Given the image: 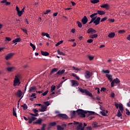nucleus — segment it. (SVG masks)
<instances>
[{
  "label": "nucleus",
  "instance_id": "obj_17",
  "mask_svg": "<svg viewBox=\"0 0 130 130\" xmlns=\"http://www.w3.org/2000/svg\"><path fill=\"white\" fill-rule=\"evenodd\" d=\"M36 119H37V118L35 117L31 116V118L28 117V123H31L34 120H36Z\"/></svg>",
  "mask_w": 130,
  "mask_h": 130
},
{
  "label": "nucleus",
  "instance_id": "obj_29",
  "mask_svg": "<svg viewBox=\"0 0 130 130\" xmlns=\"http://www.w3.org/2000/svg\"><path fill=\"white\" fill-rule=\"evenodd\" d=\"M89 37L92 39H94V38H97V37H98V34L91 35L89 36Z\"/></svg>",
  "mask_w": 130,
  "mask_h": 130
},
{
  "label": "nucleus",
  "instance_id": "obj_44",
  "mask_svg": "<svg viewBox=\"0 0 130 130\" xmlns=\"http://www.w3.org/2000/svg\"><path fill=\"white\" fill-rule=\"evenodd\" d=\"M44 104H45L47 107V106H49V105H50V103L48 101L44 102Z\"/></svg>",
  "mask_w": 130,
  "mask_h": 130
},
{
  "label": "nucleus",
  "instance_id": "obj_61",
  "mask_svg": "<svg viewBox=\"0 0 130 130\" xmlns=\"http://www.w3.org/2000/svg\"><path fill=\"white\" fill-rule=\"evenodd\" d=\"M88 43H92L93 42V39H88L87 40Z\"/></svg>",
  "mask_w": 130,
  "mask_h": 130
},
{
  "label": "nucleus",
  "instance_id": "obj_42",
  "mask_svg": "<svg viewBox=\"0 0 130 130\" xmlns=\"http://www.w3.org/2000/svg\"><path fill=\"white\" fill-rule=\"evenodd\" d=\"M77 24H78L79 28H82V23L80 21H77Z\"/></svg>",
  "mask_w": 130,
  "mask_h": 130
},
{
  "label": "nucleus",
  "instance_id": "obj_48",
  "mask_svg": "<svg viewBox=\"0 0 130 130\" xmlns=\"http://www.w3.org/2000/svg\"><path fill=\"white\" fill-rule=\"evenodd\" d=\"M98 123L96 122H94L93 123V127H99V125H98Z\"/></svg>",
  "mask_w": 130,
  "mask_h": 130
},
{
  "label": "nucleus",
  "instance_id": "obj_45",
  "mask_svg": "<svg viewBox=\"0 0 130 130\" xmlns=\"http://www.w3.org/2000/svg\"><path fill=\"white\" fill-rule=\"evenodd\" d=\"M55 90V86L52 85L51 87V92H53Z\"/></svg>",
  "mask_w": 130,
  "mask_h": 130
},
{
  "label": "nucleus",
  "instance_id": "obj_51",
  "mask_svg": "<svg viewBox=\"0 0 130 130\" xmlns=\"http://www.w3.org/2000/svg\"><path fill=\"white\" fill-rule=\"evenodd\" d=\"M106 20H107V17H105L104 18H103L101 19V22L102 23V22H104V21H106Z\"/></svg>",
  "mask_w": 130,
  "mask_h": 130
},
{
  "label": "nucleus",
  "instance_id": "obj_21",
  "mask_svg": "<svg viewBox=\"0 0 130 130\" xmlns=\"http://www.w3.org/2000/svg\"><path fill=\"white\" fill-rule=\"evenodd\" d=\"M106 77L108 78L110 82H112V75L110 74H106Z\"/></svg>",
  "mask_w": 130,
  "mask_h": 130
},
{
  "label": "nucleus",
  "instance_id": "obj_47",
  "mask_svg": "<svg viewBox=\"0 0 130 130\" xmlns=\"http://www.w3.org/2000/svg\"><path fill=\"white\" fill-rule=\"evenodd\" d=\"M118 33H119L120 34H124V33H125V30H120L118 31Z\"/></svg>",
  "mask_w": 130,
  "mask_h": 130
},
{
  "label": "nucleus",
  "instance_id": "obj_62",
  "mask_svg": "<svg viewBox=\"0 0 130 130\" xmlns=\"http://www.w3.org/2000/svg\"><path fill=\"white\" fill-rule=\"evenodd\" d=\"M73 70H74L75 71H80V69L78 68H76L75 67H73Z\"/></svg>",
  "mask_w": 130,
  "mask_h": 130
},
{
  "label": "nucleus",
  "instance_id": "obj_6",
  "mask_svg": "<svg viewBox=\"0 0 130 130\" xmlns=\"http://www.w3.org/2000/svg\"><path fill=\"white\" fill-rule=\"evenodd\" d=\"M120 83V80L118 78H116V79L113 80L111 83V87H114L115 84H119Z\"/></svg>",
  "mask_w": 130,
  "mask_h": 130
},
{
  "label": "nucleus",
  "instance_id": "obj_4",
  "mask_svg": "<svg viewBox=\"0 0 130 130\" xmlns=\"http://www.w3.org/2000/svg\"><path fill=\"white\" fill-rule=\"evenodd\" d=\"M115 106L117 109H118L121 111V113L123 112V106L122 105V104H118L117 103L115 102Z\"/></svg>",
  "mask_w": 130,
  "mask_h": 130
},
{
  "label": "nucleus",
  "instance_id": "obj_63",
  "mask_svg": "<svg viewBox=\"0 0 130 130\" xmlns=\"http://www.w3.org/2000/svg\"><path fill=\"white\" fill-rule=\"evenodd\" d=\"M32 111H34V113H37L38 112V110L36 109H33Z\"/></svg>",
  "mask_w": 130,
  "mask_h": 130
},
{
  "label": "nucleus",
  "instance_id": "obj_53",
  "mask_svg": "<svg viewBox=\"0 0 130 130\" xmlns=\"http://www.w3.org/2000/svg\"><path fill=\"white\" fill-rule=\"evenodd\" d=\"M50 125L51 126H55V125H56V122H51Z\"/></svg>",
  "mask_w": 130,
  "mask_h": 130
},
{
  "label": "nucleus",
  "instance_id": "obj_32",
  "mask_svg": "<svg viewBox=\"0 0 130 130\" xmlns=\"http://www.w3.org/2000/svg\"><path fill=\"white\" fill-rule=\"evenodd\" d=\"M57 52L58 54H59V55H63V56L66 55V54H64V53L60 51V50H57Z\"/></svg>",
  "mask_w": 130,
  "mask_h": 130
},
{
  "label": "nucleus",
  "instance_id": "obj_10",
  "mask_svg": "<svg viewBox=\"0 0 130 130\" xmlns=\"http://www.w3.org/2000/svg\"><path fill=\"white\" fill-rule=\"evenodd\" d=\"M96 32H97V31H96V30L92 28H90L87 30L88 34H94Z\"/></svg>",
  "mask_w": 130,
  "mask_h": 130
},
{
  "label": "nucleus",
  "instance_id": "obj_64",
  "mask_svg": "<svg viewBox=\"0 0 130 130\" xmlns=\"http://www.w3.org/2000/svg\"><path fill=\"white\" fill-rule=\"evenodd\" d=\"M6 64H7V67H8V68H9V67L11 66V62H6Z\"/></svg>",
  "mask_w": 130,
  "mask_h": 130
},
{
  "label": "nucleus",
  "instance_id": "obj_54",
  "mask_svg": "<svg viewBox=\"0 0 130 130\" xmlns=\"http://www.w3.org/2000/svg\"><path fill=\"white\" fill-rule=\"evenodd\" d=\"M5 39L6 41H11V40H12V39L10 37H6Z\"/></svg>",
  "mask_w": 130,
  "mask_h": 130
},
{
  "label": "nucleus",
  "instance_id": "obj_50",
  "mask_svg": "<svg viewBox=\"0 0 130 130\" xmlns=\"http://www.w3.org/2000/svg\"><path fill=\"white\" fill-rule=\"evenodd\" d=\"M88 58L89 60H93V59H94V56H88Z\"/></svg>",
  "mask_w": 130,
  "mask_h": 130
},
{
  "label": "nucleus",
  "instance_id": "obj_36",
  "mask_svg": "<svg viewBox=\"0 0 130 130\" xmlns=\"http://www.w3.org/2000/svg\"><path fill=\"white\" fill-rule=\"evenodd\" d=\"M90 3H91V4H98L99 0H91Z\"/></svg>",
  "mask_w": 130,
  "mask_h": 130
},
{
  "label": "nucleus",
  "instance_id": "obj_41",
  "mask_svg": "<svg viewBox=\"0 0 130 130\" xmlns=\"http://www.w3.org/2000/svg\"><path fill=\"white\" fill-rule=\"evenodd\" d=\"M30 45L31 47L32 48L33 50H35L36 49V46L34 45V44H32V43H30Z\"/></svg>",
  "mask_w": 130,
  "mask_h": 130
},
{
  "label": "nucleus",
  "instance_id": "obj_22",
  "mask_svg": "<svg viewBox=\"0 0 130 130\" xmlns=\"http://www.w3.org/2000/svg\"><path fill=\"white\" fill-rule=\"evenodd\" d=\"M1 4L6 3V6H9V5H11V2H8L7 0H3L1 2Z\"/></svg>",
  "mask_w": 130,
  "mask_h": 130
},
{
  "label": "nucleus",
  "instance_id": "obj_30",
  "mask_svg": "<svg viewBox=\"0 0 130 130\" xmlns=\"http://www.w3.org/2000/svg\"><path fill=\"white\" fill-rule=\"evenodd\" d=\"M72 76L73 77H74V78H76L77 80H78V81H80V77H79L77 74H75V73H72Z\"/></svg>",
  "mask_w": 130,
  "mask_h": 130
},
{
  "label": "nucleus",
  "instance_id": "obj_15",
  "mask_svg": "<svg viewBox=\"0 0 130 130\" xmlns=\"http://www.w3.org/2000/svg\"><path fill=\"white\" fill-rule=\"evenodd\" d=\"M41 109H39V111L41 112H44V111H46V109H47V107L46 106H41Z\"/></svg>",
  "mask_w": 130,
  "mask_h": 130
},
{
  "label": "nucleus",
  "instance_id": "obj_7",
  "mask_svg": "<svg viewBox=\"0 0 130 130\" xmlns=\"http://www.w3.org/2000/svg\"><path fill=\"white\" fill-rule=\"evenodd\" d=\"M66 70H60L55 74V77H58L59 76H61L62 74H64Z\"/></svg>",
  "mask_w": 130,
  "mask_h": 130
},
{
  "label": "nucleus",
  "instance_id": "obj_26",
  "mask_svg": "<svg viewBox=\"0 0 130 130\" xmlns=\"http://www.w3.org/2000/svg\"><path fill=\"white\" fill-rule=\"evenodd\" d=\"M98 14L100 15L101 16H103V15H105V12L101 10H98L97 11Z\"/></svg>",
  "mask_w": 130,
  "mask_h": 130
},
{
  "label": "nucleus",
  "instance_id": "obj_14",
  "mask_svg": "<svg viewBox=\"0 0 130 130\" xmlns=\"http://www.w3.org/2000/svg\"><path fill=\"white\" fill-rule=\"evenodd\" d=\"M95 112L91 111H86V117H89L90 115H94Z\"/></svg>",
  "mask_w": 130,
  "mask_h": 130
},
{
  "label": "nucleus",
  "instance_id": "obj_59",
  "mask_svg": "<svg viewBox=\"0 0 130 130\" xmlns=\"http://www.w3.org/2000/svg\"><path fill=\"white\" fill-rule=\"evenodd\" d=\"M48 93V90H46L44 93H42L43 96H46V95H47V93Z\"/></svg>",
  "mask_w": 130,
  "mask_h": 130
},
{
  "label": "nucleus",
  "instance_id": "obj_1",
  "mask_svg": "<svg viewBox=\"0 0 130 130\" xmlns=\"http://www.w3.org/2000/svg\"><path fill=\"white\" fill-rule=\"evenodd\" d=\"M78 115H79L80 117H86L87 111H84L81 109H78L76 111Z\"/></svg>",
  "mask_w": 130,
  "mask_h": 130
},
{
  "label": "nucleus",
  "instance_id": "obj_39",
  "mask_svg": "<svg viewBox=\"0 0 130 130\" xmlns=\"http://www.w3.org/2000/svg\"><path fill=\"white\" fill-rule=\"evenodd\" d=\"M13 116H15L17 117V113H16V111L15 110V108H13Z\"/></svg>",
  "mask_w": 130,
  "mask_h": 130
},
{
  "label": "nucleus",
  "instance_id": "obj_19",
  "mask_svg": "<svg viewBox=\"0 0 130 130\" xmlns=\"http://www.w3.org/2000/svg\"><path fill=\"white\" fill-rule=\"evenodd\" d=\"M16 96H17V97H19L20 98V97L22 96V91H21V90H18L16 92Z\"/></svg>",
  "mask_w": 130,
  "mask_h": 130
},
{
  "label": "nucleus",
  "instance_id": "obj_27",
  "mask_svg": "<svg viewBox=\"0 0 130 130\" xmlns=\"http://www.w3.org/2000/svg\"><path fill=\"white\" fill-rule=\"evenodd\" d=\"M114 36H115V34L114 32H111L108 35V37L109 38H113Z\"/></svg>",
  "mask_w": 130,
  "mask_h": 130
},
{
  "label": "nucleus",
  "instance_id": "obj_28",
  "mask_svg": "<svg viewBox=\"0 0 130 130\" xmlns=\"http://www.w3.org/2000/svg\"><path fill=\"white\" fill-rule=\"evenodd\" d=\"M96 18H97V16H95L94 17L91 18V19L88 24H92V23H94V21H95V20H96Z\"/></svg>",
  "mask_w": 130,
  "mask_h": 130
},
{
  "label": "nucleus",
  "instance_id": "obj_43",
  "mask_svg": "<svg viewBox=\"0 0 130 130\" xmlns=\"http://www.w3.org/2000/svg\"><path fill=\"white\" fill-rule=\"evenodd\" d=\"M18 15L19 17H21L23 15V12L21 11H18L17 12Z\"/></svg>",
  "mask_w": 130,
  "mask_h": 130
},
{
  "label": "nucleus",
  "instance_id": "obj_3",
  "mask_svg": "<svg viewBox=\"0 0 130 130\" xmlns=\"http://www.w3.org/2000/svg\"><path fill=\"white\" fill-rule=\"evenodd\" d=\"M79 90L81 93H85L86 94V95H87V96H89V97L93 96V94H92V93L91 92H90V91H89L86 89H83L82 88H79Z\"/></svg>",
  "mask_w": 130,
  "mask_h": 130
},
{
  "label": "nucleus",
  "instance_id": "obj_46",
  "mask_svg": "<svg viewBox=\"0 0 130 130\" xmlns=\"http://www.w3.org/2000/svg\"><path fill=\"white\" fill-rule=\"evenodd\" d=\"M98 15V12H97V13H93V14L90 15V17L91 18H93V17H94V16H96V15Z\"/></svg>",
  "mask_w": 130,
  "mask_h": 130
},
{
  "label": "nucleus",
  "instance_id": "obj_2",
  "mask_svg": "<svg viewBox=\"0 0 130 130\" xmlns=\"http://www.w3.org/2000/svg\"><path fill=\"white\" fill-rule=\"evenodd\" d=\"M20 78V75H18L15 76V78L14 79V82H13V86L14 87H16V86H19L20 84H21V82L20 81V79H19Z\"/></svg>",
  "mask_w": 130,
  "mask_h": 130
},
{
  "label": "nucleus",
  "instance_id": "obj_12",
  "mask_svg": "<svg viewBox=\"0 0 130 130\" xmlns=\"http://www.w3.org/2000/svg\"><path fill=\"white\" fill-rule=\"evenodd\" d=\"M101 20V18L100 17H97L95 20L93 21V23L95 24V26H97V25H99L100 24V20Z\"/></svg>",
  "mask_w": 130,
  "mask_h": 130
},
{
  "label": "nucleus",
  "instance_id": "obj_34",
  "mask_svg": "<svg viewBox=\"0 0 130 130\" xmlns=\"http://www.w3.org/2000/svg\"><path fill=\"white\" fill-rule=\"evenodd\" d=\"M21 107H23L24 110H26L28 108V106L26 104H24L23 105H21Z\"/></svg>",
  "mask_w": 130,
  "mask_h": 130
},
{
  "label": "nucleus",
  "instance_id": "obj_49",
  "mask_svg": "<svg viewBox=\"0 0 130 130\" xmlns=\"http://www.w3.org/2000/svg\"><path fill=\"white\" fill-rule=\"evenodd\" d=\"M63 42V41H60L58 42L57 44H55V46H58V45H60V44H61Z\"/></svg>",
  "mask_w": 130,
  "mask_h": 130
},
{
  "label": "nucleus",
  "instance_id": "obj_37",
  "mask_svg": "<svg viewBox=\"0 0 130 130\" xmlns=\"http://www.w3.org/2000/svg\"><path fill=\"white\" fill-rule=\"evenodd\" d=\"M82 126H83V123H80L78 124V125L77 126V128H78V129L81 130V128H82Z\"/></svg>",
  "mask_w": 130,
  "mask_h": 130
},
{
  "label": "nucleus",
  "instance_id": "obj_8",
  "mask_svg": "<svg viewBox=\"0 0 130 130\" xmlns=\"http://www.w3.org/2000/svg\"><path fill=\"white\" fill-rule=\"evenodd\" d=\"M14 54H15L14 53H10L8 54L6 56H5V59L6 60H9V59H11L13 56H14Z\"/></svg>",
  "mask_w": 130,
  "mask_h": 130
},
{
  "label": "nucleus",
  "instance_id": "obj_5",
  "mask_svg": "<svg viewBox=\"0 0 130 130\" xmlns=\"http://www.w3.org/2000/svg\"><path fill=\"white\" fill-rule=\"evenodd\" d=\"M56 117L60 119H68L69 118V116L66 114H58L56 115Z\"/></svg>",
  "mask_w": 130,
  "mask_h": 130
},
{
  "label": "nucleus",
  "instance_id": "obj_23",
  "mask_svg": "<svg viewBox=\"0 0 130 130\" xmlns=\"http://www.w3.org/2000/svg\"><path fill=\"white\" fill-rule=\"evenodd\" d=\"M41 52V54L42 55H44V56H48V55H49V53H48V52H44L43 51H42Z\"/></svg>",
  "mask_w": 130,
  "mask_h": 130
},
{
  "label": "nucleus",
  "instance_id": "obj_13",
  "mask_svg": "<svg viewBox=\"0 0 130 130\" xmlns=\"http://www.w3.org/2000/svg\"><path fill=\"white\" fill-rule=\"evenodd\" d=\"M37 90V87L32 86L29 88L28 92L31 93V92H35Z\"/></svg>",
  "mask_w": 130,
  "mask_h": 130
},
{
  "label": "nucleus",
  "instance_id": "obj_56",
  "mask_svg": "<svg viewBox=\"0 0 130 130\" xmlns=\"http://www.w3.org/2000/svg\"><path fill=\"white\" fill-rule=\"evenodd\" d=\"M30 97H34V98H37L36 93H31V95H30Z\"/></svg>",
  "mask_w": 130,
  "mask_h": 130
},
{
  "label": "nucleus",
  "instance_id": "obj_24",
  "mask_svg": "<svg viewBox=\"0 0 130 130\" xmlns=\"http://www.w3.org/2000/svg\"><path fill=\"white\" fill-rule=\"evenodd\" d=\"M21 38H17L15 40H13L12 42H13L14 43H16V42H21Z\"/></svg>",
  "mask_w": 130,
  "mask_h": 130
},
{
  "label": "nucleus",
  "instance_id": "obj_20",
  "mask_svg": "<svg viewBox=\"0 0 130 130\" xmlns=\"http://www.w3.org/2000/svg\"><path fill=\"white\" fill-rule=\"evenodd\" d=\"M7 72H13L14 70H16V68L12 67H8L6 68Z\"/></svg>",
  "mask_w": 130,
  "mask_h": 130
},
{
  "label": "nucleus",
  "instance_id": "obj_18",
  "mask_svg": "<svg viewBox=\"0 0 130 130\" xmlns=\"http://www.w3.org/2000/svg\"><path fill=\"white\" fill-rule=\"evenodd\" d=\"M42 123V119H39L36 120V122H33V124H40L41 125Z\"/></svg>",
  "mask_w": 130,
  "mask_h": 130
},
{
  "label": "nucleus",
  "instance_id": "obj_38",
  "mask_svg": "<svg viewBox=\"0 0 130 130\" xmlns=\"http://www.w3.org/2000/svg\"><path fill=\"white\" fill-rule=\"evenodd\" d=\"M50 12H51V10H47L46 11L43 12V14H44V15H47V14H49V13H50Z\"/></svg>",
  "mask_w": 130,
  "mask_h": 130
},
{
  "label": "nucleus",
  "instance_id": "obj_16",
  "mask_svg": "<svg viewBox=\"0 0 130 130\" xmlns=\"http://www.w3.org/2000/svg\"><path fill=\"white\" fill-rule=\"evenodd\" d=\"M85 77L86 79H90V78L91 77V74H90L89 71H86L85 72Z\"/></svg>",
  "mask_w": 130,
  "mask_h": 130
},
{
  "label": "nucleus",
  "instance_id": "obj_58",
  "mask_svg": "<svg viewBox=\"0 0 130 130\" xmlns=\"http://www.w3.org/2000/svg\"><path fill=\"white\" fill-rule=\"evenodd\" d=\"M85 130H92V127L91 126H87L85 128Z\"/></svg>",
  "mask_w": 130,
  "mask_h": 130
},
{
  "label": "nucleus",
  "instance_id": "obj_57",
  "mask_svg": "<svg viewBox=\"0 0 130 130\" xmlns=\"http://www.w3.org/2000/svg\"><path fill=\"white\" fill-rule=\"evenodd\" d=\"M106 91V88L105 87H102L101 89V92H105Z\"/></svg>",
  "mask_w": 130,
  "mask_h": 130
},
{
  "label": "nucleus",
  "instance_id": "obj_25",
  "mask_svg": "<svg viewBox=\"0 0 130 130\" xmlns=\"http://www.w3.org/2000/svg\"><path fill=\"white\" fill-rule=\"evenodd\" d=\"M101 8H104V9H109V5L108 4H103L101 6Z\"/></svg>",
  "mask_w": 130,
  "mask_h": 130
},
{
  "label": "nucleus",
  "instance_id": "obj_55",
  "mask_svg": "<svg viewBox=\"0 0 130 130\" xmlns=\"http://www.w3.org/2000/svg\"><path fill=\"white\" fill-rule=\"evenodd\" d=\"M125 110L126 111V114H127V115H129V114H130L129 110L127 109H125Z\"/></svg>",
  "mask_w": 130,
  "mask_h": 130
},
{
  "label": "nucleus",
  "instance_id": "obj_9",
  "mask_svg": "<svg viewBox=\"0 0 130 130\" xmlns=\"http://www.w3.org/2000/svg\"><path fill=\"white\" fill-rule=\"evenodd\" d=\"M81 22L83 25H86V23H88V18H87V16H84L81 19Z\"/></svg>",
  "mask_w": 130,
  "mask_h": 130
},
{
  "label": "nucleus",
  "instance_id": "obj_52",
  "mask_svg": "<svg viewBox=\"0 0 130 130\" xmlns=\"http://www.w3.org/2000/svg\"><path fill=\"white\" fill-rule=\"evenodd\" d=\"M100 113V114H102V115H103V116H106V113H105V112L101 111Z\"/></svg>",
  "mask_w": 130,
  "mask_h": 130
},
{
  "label": "nucleus",
  "instance_id": "obj_33",
  "mask_svg": "<svg viewBox=\"0 0 130 130\" xmlns=\"http://www.w3.org/2000/svg\"><path fill=\"white\" fill-rule=\"evenodd\" d=\"M57 130H64V127H62L61 126L58 125H57Z\"/></svg>",
  "mask_w": 130,
  "mask_h": 130
},
{
  "label": "nucleus",
  "instance_id": "obj_11",
  "mask_svg": "<svg viewBox=\"0 0 130 130\" xmlns=\"http://www.w3.org/2000/svg\"><path fill=\"white\" fill-rule=\"evenodd\" d=\"M71 82L72 83V87H78V86H79V83L77 81L72 80H71Z\"/></svg>",
  "mask_w": 130,
  "mask_h": 130
},
{
  "label": "nucleus",
  "instance_id": "obj_35",
  "mask_svg": "<svg viewBox=\"0 0 130 130\" xmlns=\"http://www.w3.org/2000/svg\"><path fill=\"white\" fill-rule=\"evenodd\" d=\"M121 115H122V114H121V112H120V110H118L117 113V117H120Z\"/></svg>",
  "mask_w": 130,
  "mask_h": 130
},
{
  "label": "nucleus",
  "instance_id": "obj_60",
  "mask_svg": "<svg viewBox=\"0 0 130 130\" xmlns=\"http://www.w3.org/2000/svg\"><path fill=\"white\" fill-rule=\"evenodd\" d=\"M21 30H22L23 31V32H24V33H25V34H28L27 33V29H25L23 28H21Z\"/></svg>",
  "mask_w": 130,
  "mask_h": 130
},
{
  "label": "nucleus",
  "instance_id": "obj_31",
  "mask_svg": "<svg viewBox=\"0 0 130 130\" xmlns=\"http://www.w3.org/2000/svg\"><path fill=\"white\" fill-rule=\"evenodd\" d=\"M58 70L57 68H53L51 71L50 75H52L54 72H57Z\"/></svg>",
  "mask_w": 130,
  "mask_h": 130
},
{
  "label": "nucleus",
  "instance_id": "obj_40",
  "mask_svg": "<svg viewBox=\"0 0 130 130\" xmlns=\"http://www.w3.org/2000/svg\"><path fill=\"white\" fill-rule=\"evenodd\" d=\"M102 73H104V74H109V73H110V71H109L108 70H102Z\"/></svg>",
  "mask_w": 130,
  "mask_h": 130
}]
</instances>
